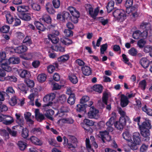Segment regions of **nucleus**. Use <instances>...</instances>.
Returning <instances> with one entry per match:
<instances>
[{"label":"nucleus","mask_w":152,"mask_h":152,"mask_svg":"<svg viewBox=\"0 0 152 152\" xmlns=\"http://www.w3.org/2000/svg\"><path fill=\"white\" fill-rule=\"evenodd\" d=\"M133 141H131L130 148L133 150H135L138 148V146L142 143L141 137L140 134L137 132H134L132 136Z\"/></svg>","instance_id":"f257e3e1"},{"label":"nucleus","mask_w":152,"mask_h":152,"mask_svg":"<svg viewBox=\"0 0 152 152\" xmlns=\"http://www.w3.org/2000/svg\"><path fill=\"white\" fill-rule=\"evenodd\" d=\"M113 16L117 20L122 21L126 19L125 12L122 9H117L113 13Z\"/></svg>","instance_id":"f03ea898"},{"label":"nucleus","mask_w":152,"mask_h":152,"mask_svg":"<svg viewBox=\"0 0 152 152\" xmlns=\"http://www.w3.org/2000/svg\"><path fill=\"white\" fill-rule=\"evenodd\" d=\"M93 102L91 101L89 102V103L83 104H79L77 105L76 107V111L84 115L86 112V108L87 107H90L93 104Z\"/></svg>","instance_id":"7ed1b4c3"},{"label":"nucleus","mask_w":152,"mask_h":152,"mask_svg":"<svg viewBox=\"0 0 152 152\" xmlns=\"http://www.w3.org/2000/svg\"><path fill=\"white\" fill-rule=\"evenodd\" d=\"M55 94L54 93H51L46 95L44 97L43 100L45 102L48 103L44 104V107L51 105L53 104L52 101L55 98Z\"/></svg>","instance_id":"20e7f679"},{"label":"nucleus","mask_w":152,"mask_h":152,"mask_svg":"<svg viewBox=\"0 0 152 152\" xmlns=\"http://www.w3.org/2000/svg\"><path fill=\"white\" fill-rule=\"evenodd\" d=\"M99 110L92 106L90 108V110L88 113V115L90 118L97 119L99 117Z\"/></svg>","instance_id":"39448f33"},{"label":"nucleus","mask_w":152,"mask_h":152,"mask_svg":"<svg viewBox=\"0 0 152 152\" xmlns=\"http://www.w3.org/2000/svg\"><path fill=\"white\" fill-rule=\"evenodd\" d=\"M148 35V33L146 31H144L142 32L138 30L134 31L132 35L133 38L135 39H138L141 37L143 38H146Z\"/></svg>","instance_id":"423d86ee"},{"label":"nucleus","mask_w":152,"mask_h":152,"mask_svg":"<svg viewBox=\"0 0 152 152\" xmlns=\"http://www.w3.org/2000/svg\"><path fill=\"white\" fill-rule=\"evenodd\" d=\"M86 9L88 10L89 14L91 16L93 19H95L99 12L98 8H96L94 11L92 6L90 4H88Z\"/></svg>","instance_id":"0eeeda50"},{"label":"nucleus","mask_w":152,"mask_h":152,"mask_svg":"<svg viewBox=\"0 0 152 152\" xmlns=\"http://www.w3.org/2000/svg\"><path fill=\"white\" fill-rule=\"evenodd\" d=\"M109 134V132L107 131H100L99 132V137L101 138L103 142H105L106 141H110L111 137Z\"/></svg>","instance_id":"6e6552de"},{"label":"nucleus","mask_w":152,"mask_h":152,"mask_svg":"<svg viewBox=\"0 0 152 152\" xmlns=\"http://www.w3.org/2000/svg\"><path fill=\"white\" fill-rule=\"evenodd\" d=\"M12 49H13L15 53L19 54H21L26 51L28 48L26 46L24 45L20 46L15 49H13L12 47H9L7 48V50L10 51Z\"/></svg>","instance_id":"1a4fd4ad"},{"label":"nucleus","mask_w":152,"mask_h":152,"mask_svg":"<svg viewBox=\"0 0 152 152\" xmlns=\"http://www.w3.org/2000/svg\"><path fill=\"white\" fill-rule=\"evenodd\" d=\"M140 133L142 136L144 137L143 140L145 142H148L150 139V134L149 129H140Z\"/></svg>","instance_id":"9d476101"},{"label":"nucleus","mask_w":152,"mask_h":152,"mask_svg":"<svg viewBox=\"0 0 152 152\" xmlns=\"http://www.w3.org/2000/svg\"><path fill=\"white\" fill-rule=\"evenodd\" d=\"M67 92V94L70 95L67 100V103L71 105H73L75 102L76 99L75 94L72 93L71 91L69 89H68Z\"/></svg>","instance_id":"9b49d317"},{"label":"nucleus","mask_w":152,"mask_h":152,"mask_svg":"<svg viewBox=\"0 0 152 152\" xmlns=\"http://www.w3.org/2000/svg\"><path fill=\"white\" fill-rule=\"evenodd\" d=\"M18 16L21 19L25 21H29L31 19L30 14L26 12H19Z\"/></svg>","instance_id":"f8f14e48"},{"label":"nucleus","mask_w":152,"mask_h":152,"mask_svg":"<svg viewBox=\"0 0 152 152\" xmlns=\"http://www.w3.org/2000/svg\"><path fill=\"white\" fill-rule=\"evenodd\" d=\"M120 105L123 107H126L129 104V101L128 99L127 96H125L123 94L121 95Z\"/></svg>","instance_id":"ddd939ff"},{"label":"nucleus","mask_w":152,"mask_h":152,"mask_svg":"<svg viewBox=\"0 0 152 152\" xmlns=\"http://www.w3.org/2000/svg\"><path fill=\"white\" fill-rule=\"evenodd\" d=\"M19 74L21 77L26 79H28L31 77L30 72L26 70H23L19 71Z\"/></svg>","instance_id":"4468645a"},{"label":"nucleus","mask_w":152,"mask_h":152,"mask_svg":"<svg viewBox=\"0 0 152 152\" xmlns=\"http://www.w3.org/2000/svg\"><path fill=\"white\" fill-rule=\"evenodd\" d=\"M83 74L85 76H89L92 73V70L89 66H85L81 67Z\"/></svg>","instance_id":"2eb2a0df"},{"label":"nucleus","mask_w":152,"mask_h":152,"mask_svg":"<svg viewBox=\"0 0 152 152\" xmlns=\"http://www.w3.org/2000/svg\"><path fill=\"white\" fill-rule=\"evenodd\" d=\"M35 116L37 120L39 122H41L45 119L44 115L39 112V110L36 109L35 111Z\"/></svg>","instance_id":"dca6fc26"},{"label":"nucleus","mask_w":152,"mask_h":152,"mask_svg":"<svg viewBox=\"0 0 152 152\" xmlns=\"http://www.w3.org/2000/svg\"><path fill=\"white\" fill-rule=\"evenodd\" d=\"M140 63L144 68H146L150 64V62L145 58H142L140 61Z\"/></svg>","instance_id":"f3484780"},{"label":"nucleus","mask_w":152,"mask_h":152,"mask_svg":"<svg viewBox=\"0 0 152 152\" xmlns=\"http://www.w3.org/2000/svg\"><path fill=\"white\" fill-rule=\"evenodd\" d=\"M140 129H151V126L149 120L143 122L141 125H139Z\"/></svg>","instance_id":"a211bd4d"},{"label":"nucleus","mask_w":152,"mask_h":152,"mask_svg":"<svg viewBox=\"0 0 152 152\" xmlns=\"http://www.w3.org/2000/svg\"><path fill=\"white\" fill-rule=\"evenodd\" d=\"M45 8L47 11L50 14H54L56 11L52 7L51 4L50 2H48L45 5Z\"/></svg>","instance_id":"6ab92c4d"},{"label":"nucleus","mask_w":152,"mask_h":152,"mask_svg":"<svg viewBox=\"0 0 152 152\" xmlns=\"http://www.w3.org/2000/svg\"><path fill=\"white\" fill-rule=\"evenodd\" d=\"M34 24L37 28L39 30L44 31L46 29V27L44 25L39 21H35Z\"/></svg>","instance_id":"aec40b11"},{"label":"nucleus","mask_w":152,"mask_h":152,"mask_svg":"<svg viewBox=\"0 0 152 152\" xmlns=\"http://www.w3.org/2000/svg\"><path fill=\"white\" fill-rule=\"evenodd\" d=\"M151 26V24L149 23L143 22L140 24V28L147 31V30L150 29Z\"/></svg>","instance_id":"412c9836"},{"label":"nucleus","mask_w":152,"mask_h":152,"mask_svg":"<svg viewBox=\"0 0 152 152\" xmlns=\"http://www.w3.org/2000/svg\"><path fill=\"white\" fill-rule=\"evenodd\" d=\"M29 8L28 6L25 5L18 6L17 10L19 12H25L28 11Z\"/></svg>","instance_id":"4be33fe9"},{"label":"nucleus","mask_w":152,"mask_h":152,"mask_svg":"<svg viewBox=\"0 0 152 152\" xmlns=\"http://www.w3.org/2000/svg\"><path fill=\"white\" fill-rule=\"evenodd\" d=\"M6 120H3V123L5 125H9L12 124L14 121L12 118L8 116L3 115Z\"/></svg>","instance_id":"5701e85b"},{"label":"nucleus","mask_w":152,"mask_h":152,"mask_svg":"<svg viewBox=\"0 0 152 152\" xmlns=\"http://www.w3.org/2000/svg\"><path fill=\"white\" fill-rule=\"evenodd\" d=\"M31 142L34 144L38 145H41L42 143L39 139L34 136H32L30 138Z\"/></svg>","instance_id":"b1692460"},{"label":"nucleus","mask_w":152,"mask_h":152,"mask_svg":"<svg viewBox=\"0 0 152 152\" xmlns=\"http://www.w3.org/2000/svg\"><path fill=\"white\" fill-rule=\"evenodd\" d=\"M1 66L2 69L4 71L5 70L7 72H10L12 70L11 67L7 63L4 62L2 63L1 64Z\"/></svg>","instance_id":"393cba45"},{"label":"nucleus","mask_w":152,"mask_h":152,"mask_svg":"<svg viewBox=\"0 0 152 152\" xmlns=\"http://www.w3.org/2000/svg\"><path fill=\"white\" fill-rule=\"evenodd\" d=\"M48 39L50 40L52 42L53 44H56L58 41V39L56 36L53 34H50L48 36Z\"/></svg>","instance_id":"a878e982"},{"label":"nucleus","mask_w":152,"mask_h":152,"mask_svg":"<svg viewBox=\"0 0 152 152\" xmlns=\"http://www.w3.org/2000/svg\"><path fill=\"white\" fill-rule=\"evenodd\" d=\"M147 83L145 80L140 81L138 84V87L142 90H145L147 86Z\"/></svg>","instance_id":"bb28decb"},{"label":"nucleus","mask_w":152,"mask_h":152,"mask_svg":"<svg viewBox=\"0 0 152 152\" xmlns=\"http://www.w3.org/2000/svg\"><path fill=\"white\" fill-rule=\"evenodd\" d=\"M122 136L123 138L128 142L132 141L131 139V136L128 132L126 131L123 133Z\"/></svg>","instance_id":"cd10ccee"},{"label":"nucleus","mask_w":152,"mask_h":152,"mask_svg":"<svg viewBox=\"0 0 152 152\" xmlns=\"http://www.w3.org/2000/svg\"><path fill=\"white\" fill-rule=\"evenodd\" d=\"M54 111L51 109L48 110L45 114L46 117L49 119L53 120L52 115L54 114Z\"/></svg>","instance_id":"c85d7f7f"},{"label":"nucleus","mask_w":152,"mask_h":152,"mask_svg":"<svg viewBox=\"0 0 152 152\" xmlns=\"http://www.w3.org/2000/svg\"><path fill=\"white\" fill-rule=\"evenodd\" d=\"M102 86L100 85H94L93 87V89L95 91L99 93H101L102 91Z\"/></svg>","instance_id":"c756f323"},{"label":"nucleus","mask_w":152,"mask_h":152,"mask_svg":"<svg viewBox=\"0 0 152 152\" xmlns=\"http://www.w3.org/2000/svg\"><path fill=\"white\" fill-rule=\"evenodd\" d=\"M31 133L34 134L40 135L42 133V130L40 128H33L31 131Z\"/></svg>","instance_id":"7c9ffc66"},{"label":"nucleus","mask_w":152,"mask_h":152,"mask_svg":"<svg viewBox=\"0 0 152 152\" xmlns=\"http://www.w3.org/2000/svg\"><path fill=\"white\" fill-rule=\"evenodd\" d=\"M114 4V2L113 1H111L108 2L107 6V10L108 13L110 12L113 9Z\"/></svg>","instance_id":"2f4dec72"},{"label":"nucleus","mask_w":152,"mask_h":152,"mask_svg":"<svg viewBox=\"0 0 152 152\" xmlns=\"http://www.w3.org/2000/svg\"><path fill=\"white\" fill-rule=\"evenodd\" d=\"M8 61L10 64H18L20 62V59L18 58L11 57L9 58Z\"/></svg>","instance_id":"473e14b6"},{"label":"nucleus","mask_w":152,"mask_h":152,"mask_svg":"<svg viewBox=\"0 0 152 152\" xmlns=\"http://www.w3.org/2000/svg\"><path fill=\"white\" fill-rule=\"evenodd\" d=\"M142 110L146 113L148 115L152 116V110L150 108H148L146 105L142 108Z\"/></svg>","instance_id":"72a5a7b5"},{"label":"nucleus","mask_w":152,"mask_h":152,"mask_svg":"<svg viewBox=\"0 0 152 152\" xmlns=\"http://www.w3.org/2000/svg\"><path fill=\"white\" fill-rule=\"evenodd\" d=\"M0 134L4 137L6 140L9 138V134L5 129H0Z\"/></svg>","instance_id":"f704fd0d"},{"label":"nucleus","mask_w":152,"mask_h":152,"mask_svg":"<svg viewBox=\"0 0 152 152\" xmlns=\"http://www.w3.org/2000/svg\"><path fill=\"white\" fill-rule=\"evenodd\" d=\"M46 75L45 74H42L39 75L37 77V79L40 82H44L46 79Z\"/></svg>","instance_id":"c9c22d12"},{"label":"nucleus","mask_w":152,"mask_h":152,"mask_svg":"<svg viewBox=\"0 0 152 152\" xmlns=\"http://www.w3.org/2000/svg\"><path fill=\"white\" fill-rule=\"evenodd\" d=\"M69 78L70 82L73 84H76L78 82L77 77L74 75L69 76Z\"/></svg>","instance_id":"e433bc0d"},{"label":"nucleus","mask_w":152,"mask_h":152,"mask_svg":"<svg viewBox=\"0 0 152 152\" xmlns=\"http://www.w3.org/2000/svg\"><path fill=\"white\" fill-rule=\"evenodd\" d=\"M129 119V118L128 116L121 117L119 119V121L121 122V124H123L125 126L126 124V122L128 121Z\"/></svg>","instance_id":"4c0bfd02"},{"label":"nucleus","mask_w":152,"mask_h":152,"mask_svg":"<svg viewBox=\"0 0 152 152\" xmlns=\"http://www.w3.org/2000/svg\"><path fill=\"white\" fill-rule=\"evenodd\" d=\"M69 57L68 55H64L58 58V61L64 62L67 61L69 58Z\"/></svg>","instance_id":"58836bf2"},{"label":"nucleus","mask_w":152,"mask_h":152,"mask_svg":"<svg viewBox=\"0 0 152 152\" xmlns=\"http://www.w3.org/2000/svg\"><path fill=\"white\" fill-rule=\"evenodd\" d=\"M18 98L16 96H14L10 99L9 101V103L12 106L15 105L17 102V101Z\"/></svg>","instance_id":"ea45409f"},{"label":"nucleus","mask_w":152,"mask_h":152,"mask_svg":"<svg viewBox=\"0 0 152 152\" xmlns=\"http://www.w3.org/2000/svg\"><path fill=\"white\" fill-rule=\"evenodd\" d=\"M7 22L10 24H11L14 21L13 16L10 14L8 13L6 15Z\"/></svg>","instance_id":"a19ab883"},{"label":"nucleus","mask_w":152,"mask_h":152,"mask_svg":"<svg viewBox=\"0 0 152 152\" xmlns=\"http://www.w3.org/2000/svg\"><path fill=\"white\" fill-rule=\"evenodd\" d=\"M18 145L20 149L22 151L24 150L26 146V143L21 141H20L18 142Z\"/></svg>","instance_id":"79ce46f5"},{"label":"nucleus","mask_w":152,"mask_h":152,"mask_svg":"<svg viewBox=\"0 0 152 152\" xmlns=\"http://www.w3.org/2000/svg\"><path fill=\"white\" fill-rule=\"evenodd\" d=\"M116 116L115 115L111 117L106 123L107 126H111L114 123Z\"/></svg>","instance_id":"37998d69"},{"label":"nucleus","mask_w":152,"mask_h":152,"mask_svg":"<svg viewBox=\"0 0 152 152\" xmlns=\"http://www.w3.org/2000/svg\"><path fill=\"white\" fill-rule=\"evenodd\" d=\"M6 75L5 71L2 69L0 68V81H4L5 80V77Z\"/></svg>","instance_id":"c03bdc74"},{"label":"nucleus","mask_w":152,"mask_h":152,"mask_svg":"<svg viewBox=\"0 0 152 152\" xmlns=\"http://www.w3.org/2000/svg\"><path fill=\"white\" fill-rule=\"evenodd\" d=\"M83 123L85 125L89 126H92L94 124V121L87 119H85L84 120Z\"/></svg>","instance_id":"a18cd8bd"},{"label":"nucleus","mask_w":152,"mask_h":152,"mask_svg":"<svg viewBox=\"0 0 152 152\" xmlns=\"http://www.w3.org/2000/svg\"><path fill=\"white\" fill-rule=\"evenodd\" d=\"M52 48L53 50L57 51H59L61 52H64L65 51L64 48L61 46L55 45L54 46H52Z\"/></svg>","instance_id":"49530a36"},{"label":"nucleus","mask_w":152,"mask_h":152,"mask_svg":"<svg viewBox=\"0 0 152 152\" xmlns=\"http://www.w3.org/2000/svg\"><path fill=\"white\" fill-rule=\"evenodd\" d=\"M40 19L48 23H50L51 22L50 17L48 15L44 16L41 18Z\"/></svg>","instance_id":"de8ad7c7"},{"label":"nucleus","mask_w":152,"mask_h":152,"mask_svg":"<svg viewBox=\"0 0 152 152\" xmlns=\"http://www.w3.org/2000/svg\"><path fill=\"white\" fill-rule=\"evenodd\" d=\"M146 43V41L142 39H140L137 42V44L140 48H143Z\"/></svg>","instance_id":"09e8293b"},{"label":"nucleus","mask_w":152,"mask_h":152,"mask_svg":"<svg viewBox=\"0 0 152 152\" xmlns=\"http://www.w3.org/2000/svg\"><path fill=\"white\" fill-rule=\"evenodd\" d=\"M5 95L6 94L7 95H8L10 94H14L15 93V91L12 87L10 86L7 88L6 89V92H5Z\"/></svg>","instance_id":"8fccbe9b"},{"label":"nucleus","mask_w":152,"mask_h":152,"mask_svg":"<svg viewBox=\"0 0 152 152\" xmlns=\"http://www.w3.org/2000/svg\"><path fill=\"white\" fill-rule=\"evenodd\" d=\"M66 97L65 94H62L58 97V101L61 104H63L66 102Z\"/></svg>","instance_id":"3c124183"},{"label":"nucleus","mask_w":152,"mask_h":152,"mask_svg":"<svg viewBox=\"0 0 152 152\" xmlns=\"http://www.w3.org/2000/svg\"><path fill=\"white\" fill-rule=\"evenodd\" d=\"M25 82L27 86L29 87L32 88L34 86V82L33 81L29 79V78L25 80Z\"/></svg>","instance_id":"603ef678"},{"label":"nucleus","mask_w":152,"mask_h":152,"mask_svg":"<svg viewBox=\"0 0 152 152\" xmlns=\"http://www.w3.org/2000/svg\"><path fill=\"white\" fill-rule=\"evenodd\" d=\"M10 27L7 25H4L0 28V31L3 33H7L9 30Z\"/></svg>","instance_id":"864d4df0"},{"label":"nucleus","mask_w":152,"mask_h":152,"mask_svg":"<svg viewBox=\"0 0 152 152\" xmlns=\"http://www.w3.org/2000/svg\"><path fill=\"white\" fill-rule=\"evenodd\" d=\"M64 35L67 37H70L73 35V32L70 29H65L64 31Z\"/></svg>","instance_id":"5fc2aeb1"},{"label":"nucleus","mask_w":152,"mask_h":152,"mask_svg":"<svg viewBox=\"0 0 152 152\" xmlns=\"http://www.w3.org/2000/svg\"><path fill=\"white\" fill-rule=\"evenodd\" d=\"M5 80L15 82L17 81V78L15 76L13 75L8 76L6 77Z\"/></svg>","instance_id":"6e6d98bb"},{"label":"nucleus","mask_w":152,"mask_h":152,"mask_svg":"<svg viewBox=\"0 0 152 152\" xmlns=\"http://www.w3.org/2000/svg\"><path fill=\"white\" fill-rule=\"evenodd\" d=\"M148 145L144 143L142 144L140 148V152H145L148 149Z\"/></svg>","instance_id":"4d7b16f0"},{"label":"nucleus","mask_w":152,"mask_h":152,"mask_svg":"<svg viewBox=\"0 0 152 152\" xmlns=\"http://www.w3.org/2000/svg\"><path fill=\"white\" fill-rule=\"evenodd\" d=\"M129 53L132 56H135L137 53V52L136 49L134 48H132L129 50Z\"/></svg>","instance_id":"13d9d810"},{"label":"nucleus","mask_w":152,"mask_h":152,"mask_svg":"<svg viewBox=\"0 0 152 152\" xmlns=\"http://www.w3.org/2000/svg\"><path fill=\"white\" fill-rule=\"evenodd\" d=\"M53 5L56 9L58 8L60 6L59 0H53L52 1Z\"/></svg>","instance_id":"bf43d9fd"},{"label":"nucleus","mask_w":152,"mask_h":152,"mask_svg":"<svg viewBox=\"0 0 152 152\" xmlns=\"http://www.w3.org/2000/svg\"><path fill=\"white\" fill-rule=\"evenodd\" d=\"M133 0H126L125 4V6L126 9L131 7L133 5Z\"/></svg>","instance_id":"052dcab7"},{"label":"nucleus","mask_w":152,"mask_h":152,"mask_svg":"<svg viewBox=\"0 0 152 152\" xmlns=\"http://www.w3.org/2000/svg\"><path fill=\"white\" fill-rule=\"evenodd\" d=\"M31 6L33 9L34 10L39 11L41 9L40 6L36 3H33L31 4Z\"/></svg>","instance_id":"680f3d73"},{"label":"nucleus","mask_w":152,"mask_h":152,"mask_svg":"<svg viewBox=\"0 0 152 152\" xmlns=\"http://www.w3.org/2000/svg\"><path fill=\"white\" fill-rule=\"evenodd\" d=\"M68 136L71 143L77 144V139L74 136L72 135H68Z\"/></svg>","instance_id":"e2e57ef3"},{"label":"nucleus","mask_w":152,"mask_h":152,"mask_svg":"<svg viewBox=\"0 0 152 152\" xmlns=\"http://www.w3.org/2000/svg\"><path fill=\"white\" fill-rule=\"evenodd\" d=\"M28 131L26 128L23 129L22 133V136L24 138H26L28 136Z\"/></svg>","instance_id":"0e129e2a"},{"label":"nucleus","mask_w":152,"mask_h":152,"mask_svg":"<svg viewBox=\"0 0 152 152\" xmlns=\"http://www.w3.org/2000/svg\"><path fill=\"white\" fill-rule=\"evenodd\" d=\"M115 126L117 129L119 130L122 129L124 126H125L124 124H121L120 121L116 122L115 124Z\"/></svg>","instance_id":"69168bd1"},{"label":"nucleus","mask_w":152,"mask_h":152,"mask_svg":"<svg viewBox=\"0 0 152 152\" xmlns=\"http://www.w3.org/2000/svg\"><path fill=\"white\" fill-rule=\"evenodd\" d=\"M60 111L62 113H66L69 110V108L68 107L64 105L61 107L60 109Z\"/></svg>","instance_id":"338daca9"},{"label":"nucleus","mask_w":152,"mask_h":152,"mask_svg":"<svg viewBox=\"0 0 152 152\" xmlns=\"http://www.w3.org/2000/svg\"><path fill=\"white\" fill-rule=\"evenodd\" d=\"M62 14V17L63 18V21L64 22L65 19H67L69 17L70 15L68 12L66 11L63 12Z\"/></svg>","instance_id":"774afa93"}]
</instances>
